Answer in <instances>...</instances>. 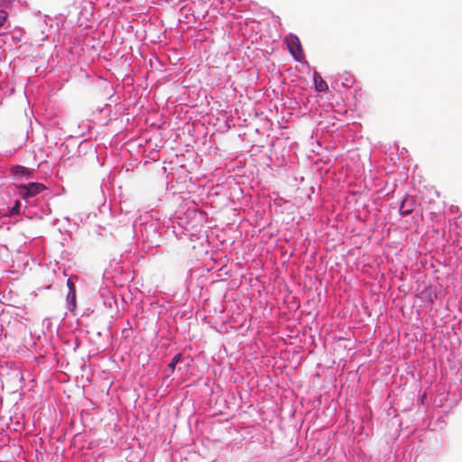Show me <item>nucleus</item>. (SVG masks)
<instances>
[{
    "mask_svg": "<svg viewBox=\"0 0 462 462\" xmlns=\"http://www.w3.org/2000/svg\"><path fill=\"white\" fill-rule=\"evenodd\" d=\"M7 13L6 11L1 9L0 10V28L4 25L5 22L6 21L7 19Z\"/></svg>",
    "mask_w": 462,
    "mask_h": 462,
    "instance_id": "nucleus-7",
    "label": "nucleus"
},
{
    "mask_svg": "<svg viewBox=\"0 0 462 462\" xmlns=\"http://www.w3.org/2000/svg\"><path fill=\"white\" fill-rule=\"evenodd\" d=\"M10 0H0V7L5 6Z\"/></svg>",
    "mask_w": 462,
    "mask_h": 462,
    "instance_id": "nucleus-9",
    "label": "nucleus"
},
{
    "mask_svg": "<svg viewBox=\"0 0 462 462\" xmlns=\"http://www.w3.org/2000/svg\"><path fill=\"white\" fill-rule=\"evenodd\" d=\"M12 172L15 175L28 176L32 173V171L24 166L16 165L12 168Z\"/></svg>",
    "mask_w": 462,
    "mask_h": 462,
    "instance_id": "nucleus-3",
    "label": "nucleus"
},
{
    "mask_svg": "<svg viewBox=\"0 0 462 462\" xmlns=\"http://www.w3.org/2000/svg\"><path fill=\"white\" fill-rule=\"evenodd\" d=\"M315 88L318 91H324L328 88L327 83L322 79L320 76H316L314 79Z\"/></svg>",
    "mask_w": 462,
    "mask_h": 462,
    "instance_id": "nucleus-4",
    "label": "nucleus"
},
{
    "mask_svg": "<svg viewBox=\"0 0 462 462\" xmlns=\"http://www.w3.org/2000/svg\"><path fill=\"white\" fill-rule=\"evenodd\" d=\"M285 42L293 58L300 61L304 55L300 39L296 35L290 34L285 38Z\"/></svg>",
    "mask_w": 462,
    "mask_h": 462,
    "instance_id": "nucleus-1",
    "label": "nucleus"
},
{
    "mask_svg": "<svg viewBox=\"0 0 462 462\" xmlns=\"http://www.w3.org/2000/svg\"><path fill=\"white\" fill-rule=\"evenodd\" d=\"M19 193L23 199L32 198L46 189L45 185L39 182H32L18 187Z\"/></svg>",
    "mask_w": 462,
    "mask_h": 462,
    "instance_id": "nucleus-2",
    "label": "nucleus"
},
{
    "mask_svg": "<svg viewBox=\"0 0 462 462\" xmlns=\"http://www.w3.org/2000/svg\"><path fill=\"white\" fill-rule=\"evenodd\" d=\"M181 354H176L170 364L168 365V367L170 370L173 371L175 369L176 365L180 361L181 359Z\"/></svg>",
    "mask_w": 462,
    "mask_h": 462,
    "instance_id": "nucleus-5",
    "label": "nucleus"
},
{
    "mask_svg": "<svg viewBox=\"0 0 462 462\" xmlns=\"http://www.w3.org/2000/svg\"><path fill=\"white\" fill-rule=\"evenodd\" d=\"M20 209V202L17 200L12 208V214H18Z\"/></svg>",
    "mask_w": 462,
    "mask_h": 462,
    "instance_id": "nucleus-8",
    "label": "nucleus"
},
{
    "mask_svg": "<svg viewBox=\"0 0 462 462\" xmlns=\"http://www.w3.org/2000/svg\"><path fill=\"white\" fill-rule=\"evenodd\" d=\"M407 200H403L401 207H400V212L403 216H408L412 212L411 208H406Z\"/></svg>",
    "mask_w": 462,
    "mask_h": 462,
    "instance_id": "nucleus-6",
    "label": "nucleus"
}]
</instances>
